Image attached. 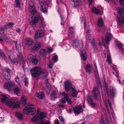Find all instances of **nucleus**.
<instances>
[{"label":"nucleus","instance_id":"obj_20","mask_svg":"<svg viewBox=\"0 0 124 124\" xmlns=\"http://www.w3.org/2000/svg\"><path fill=\"white\" fill-rule=\"evenodd\" d=\"M86 100L89 104L93 107H95L96 104L93 102L92 98L90 96L88 95L86 97Z\"/></svg>","mask_w":124,"mask_h":124},{"label":"nucleus","instance_id":"obj_35","mask_svg":"<svg viewBox=\"0 0 124 124\" xmlns=\"http://www.w3.org/2000/svg\"><path fill=\"white\" fill-rule=\"evenodd\" d=\"M92 11L94 13L96 14H100V10L97 9L95 7H93L92 9Z\"/></svg>","mask_w":124,"mask_h":124},{"label":"nucleus","instance_id":"obj_41","mask_svg":"<svg viewBox=\"0 0 124 124\" xmlns=\"http://www.w3.org/2000/svg\"><path fill=\"white\" fill-rule=\"evenodd\" d=\"M53 50V49L49 46L47 47V53L49 54L52 53Z\"/></svg>","mask_w":124,"mask_h":124},{"label":"nucleus","instance_id":"obj_40","mask_svg":"<svg viewBox=\"0 0 124 124\" xmlns=\"http://www.w3.org/2000/svg\"><path fill=\"white\" fill-rule=\"evenodd\" d=\"M14 24L12 23H8L7 25L5 26V28H8L13 27Z\"/></svg>","mask_w":124,"mask_h":124},{"label":"nucleus","instance_id":"obj_51","mask_svg":"<svg viewBox=\"0 0 124 124\" xmlns=\"http://www.w3.org/2000/svg\"><path fill=\"white\" fill-rule=\"evenodd\" d=\"M24 82L25 85L26 86H27L28 85V82L27 79L26 78H25Z\"/></svg>","mask_w":124,"mask_h":124},{"label":"nucleus","instance_id":"obj_50","mask_svg":"<svg viewBox=\"0 0 124 124\" xmlns=\"http://www.w3.org/2000/svg\"><path fill=\"white\" fill-rule=\"evenodd\" d=\"M119 3L121 6L124 7V0H119Z\"/></svg>","mask_w":124,"mask_h":124},{"label":"nucleus","instance_id":"obj_28","mask_svg":"<svg viewBox=\"0 0 124 124\" xmlns=\"http://www.w3.org/2000/svg\"><path fill=\"white\" fill-rule=\"evenodd\" d=\"M117 17L119 25H121L123 23H124V16L118 15Z\"/></svg>","mask_w":124,"mask_h":124},{"label":"nucleus","instance_id":"obj_39","mask_svg":"<svg viewBox=\"0 0 124 124\" xmlns=\"http://www.w3.org/2000/svg\"><path fill=\"white\" fill-rule=\"evenodd\" d=\"M20 0H16L15 1L14 6L16 7H19L20 6Z\"/></svg>","mask_w":124,"mask_h":124},{"label":"nucleus","instance_id":"obj_13","mask_svg":"<svg viewBox=\"0 0 124 124\" xmlns=\"http://www.w3.org/2000/svg\"><path fill=\"white\" fill-rule=\"evenodd\" d=\"M99 93L98 88L96 87H94L92 93L93 95V98L96 101L98 100V94Z\"/></svg>","mask_w":124,"mask_h":124},{"label":"nucleus","instance_id":"obj_55","mask_svg":"<svg viewBox=\"0 0 124 124\" xmlns=\"http://www.w3.org/2000/svg\"><path fill=\"white\" fill-rule=\"evenodd\" d=\"M119 51L122 53H124V49L122 47L119 48Z\"/></svg>","mask_w":124,"mask_h":124},{"label":"nucleus","instance_id":"obj_52","mask_svg":"<svg viewBox=\"0 0 124 124\" xmlns=\"http://www.w3.org/2000/svg\"><path fill=\"white\" fill-rule=\"evenodd\" d=\"M97 83L98 84V86H101V81H100V80H96Z\"/></svg>","mask_w":124,"mask_h":124},{"label":"nucleus","instance_id":"obj_64","mask_svg":"<svg viewBox=\"0 0 124 124\" xmlns=\"http://www.w3.org/2000/svg\"><path fill=\"white\" fill-rule=\"evenodd\" d=\"M60 16L61 18V20L62 21V22H63L64 21V19L63 18H62V16L61 15V14H60Z\"/></svg>","mask_w":124,"mask_h":124},{"label":"nucleus","instance_id":"obj_16","mask_svg":"<svg viewBox=\"0 0 124 124\" xmlns=\"http://www.w3.org/2000/svg\"><path fill=\"white\" fill-rule=\"evenodd\" d=\"M6 71H4L3 72V74L5 79L7 80L10 79V73L11 72L10 70L8 67L6 68Z\"/></svg>","mask_w":124,"mask_h":124},{"label":"nucleus","instance_id":"obj_14","mask_svg":"<svg viewBox=\"0 0 124 124\" xmlns=\"http://www.w3.org/2000/svg\"><path fill=\"white\" fill-rule=\"evenodd\" d=\"M45 33L43 31L38 30L35 32L34 38L35 39H37L43 37Z\"/></svg>","mask_w":124,"mask_h":124},{"label":"nucleus","instance_id":"obj_22","mask_svg":"<svg viewBox=\"0 0 124 124\" xmlns=\"http://www.w3.org/2000/svg\"><path fill=\"white\" fill-rule=\"evenodd\" d=\"M63 95L64 96V98L65 99L68 103L70 105L72 104V102L71 99H69L68 95L67 94L65 93L64 92L62 93Z\"/></svg>","mask_w":124,"mask_h":124},{"label":"nucleus","instance_id":"obj_38","mask_svg":"<svg viewBox=\"0 0 124 124\" xmlns=\"http://www.w3.org/2000/svg\"><path fill=\"white\" fill-rule=\"evenodd\" d=\"M46 70L45 69L43 70H41V73L42 74H44L45 75L42 76V78H46Z\"/></svg>","mask_w":124,"mask_h":124},{"label":"nucleus","instance_id":"obj_2","mask_svg":"<svg viewBox=\"0 0 124 124\" xmlns=\"http://www.w3.org/2000/svg\"><path fill=\"white\" fill-rule=\"evenodd\" d=\"M46 116V114L40 112L38 109L36 115L32 118L31 120L33 122L38 121V124H46V121L44 119Z\"/></svg>","mask_w":124,"mask_h":124},{"label":"nucleus","instance_id":"obj_54","mask_svg":"<svg viewBox=\"0 0 124 124\" xmlns=\"http://www.w3.org/2000/svg\"><path fill=\"white\" fill-rule=\"evenodd\" d=\"M58 118L60 119V120L61 122H64V119L62 116H59Z\"/></svg>","mask_w":124,"mask_h":124},{"label":"nucleus","instance_id":"obj_12","mask_svg":"<svg viewBox=\"0 0 124 124\" xmlns=\"http://www.w3.org/2000/svg\"><path fill=\"white\" fill-rule=\"evenodd\" d=\"M29 8L30 12L32 14H34L37 13L36 10L35 9L34 5L31 1L29 2Z\"/></svg>","mask_w":124,"mask_h":124},{"label":"nucleus","instance_id":"obj_24","mask_svg":"<svg viewBox=\"0 0 124 124\" xmlns=\"http://www.w3.org/2000/svg\"><path fill=\"white\" fill-rule=\"evenodd\" d=\"M25 43L27 45L30 46L33 45L34 42L32 40L31 38H27L25 39Z\"/></svg>","mask_w":124,"mask_h":124},{"label":"nucleus","instance_id":"obj_49","mask_svg":"<svg viewBox=\"0 0 124 124\" xmlns=\"http://www.w3.org/2000/svg\"><path fill=\"white\" fill-rule=\"evenodd\" d=\"M5 27V26H4L0 28V30L1 31V32H2V33H1V34H2V33H3L5 31V29H7V28H6Z\"/></svg>","mask_w":124,"mask_h":124},{"label":"nucleus","instance_id":"obj_7","mask_svg":"<svg viewBox=\"0 0 124 124\" xmlns=\"http://www.w3.org/2000/svg\"><path fill=\"white\" fill-rule=\"evenodd\" d=\"M104 89L106 91V94L108 97L111 96L113 97L115 94V90L112 87H110L109 89L107 83L105 82L104 85Z\"/></svg>","mask_w":124,"mask_h":124},{"label":"nucleus","instance_id":"obj_44","mask_svg":"<svg viewBox=\"0 0 124 124\" xmlns=\"http://www.w3.org/2000/svg\"><path fill=\"white\" fill-rule=\"evenodd\" d=\"M117 13L122 15L124 14V9L122 8H119L117 10Z\"/></svg>","mask_w":124,"mask_h":124},{"label":"nucleus","instance_id":"obj_11","mask_svg":"<svg viewBox=\"0 0 124 124\" xmlns=\"http://www.w3.org/2000/svg\"><path fill=\"white\" fill-rule=\"evenodd\" d=\"M28 60L31 62L32 64L35 65L38 63V60L37 59L35 56L32 54H30L28 57Z\"/></svg>","mask_w":124,"mask_h":124},{"label":"nucleus","instance_id":"obj_6","mask_svg":"<svg viewBox=\"0 0 124 124\" xmlns=\"http://www.w3.org/2000/svg\"><path fill=\"white\" fill-rule=\"evenodd\" d=\"M15 43L16 44V50L19 53V54H18V57L19 58L22 60L23 68V69L24 70L26 69V68L25 67L26 61L25 59L23 57L22 55L21 54V44L19 43L18 45H17V41H15Z\"/></svg>","mask_w":124,"mask_h":124},{"label":"nucleus","instance_id":"obj_1","mask_svg":"<svg viewBox=\"0 0 124 124\" xmlns=\"http://www.w3.org/2000/svg\"><path fill=\"white\" fill-rule=\"evenodd\" d=\"M1 102L5 103L6 105L13 108H17L20 107V102L19 101H16V98L13 97L8 99L6 95H1Z\"/></svg>","mask_w":124,"mask_h":124},{"label":"nucleus","instance_id":"obj_61","mask_svg":"<svg viewBox=\"0 0 124 124\" xmlns=\"http://www.w3.org/2000/svg\"><path fill=\"white\" fill-rule=\"evenodd\" d=\"M55 123L57 124H59V122L58 120H56L55 121Z\"/></svg>","mask_w":124,"mask_h":124},{"label":"nucleus","instance_id":"obj_37","mask_svg":"<svg viewBox=\"0 0 124 124\" xmlns=\"http://www.w3.org/2000/svg\"><path fill=\"white\" fill-rule=\"evenodd\" d=\"M40 99H43L44 96V93L42 92L37 93L36 95Z\"/></svg>","mask_w":124,"mask_h":124},{"label":"nucleus","instance_id":"obj_3","mask_svg":"<svg viewBox=\"0 0 124 124\" xmlns=\"http://www.w3.org/2000/svg\"><path fill=\"white\" fill-rule=\"evenodd\" d=\"M5 85L7 89L9 91L12 90L15 94L19 95L20 93L21 89L18 87H16L15 84L13 82L9 81L8 83H6Z\"/></svg>","mask_w":124,"mask_h":124},{"label":"nucleus","instance_id":"obj_53","mask_svg":"<svg viewBox=\"0 0 124 124\" xmlns=\"http://www.w3.org/2000/svg\"><path fill=\"white\" fill-rule=\"evenodd\" d=\"M96 72L95 71H94V74L95 75V78L96 79V80H100V78L99 77V76H97L96 74Z\"/></svg>","mask_w":124,"mask_h":124},{"label":"nucleus","instance_id":"obj_26","mask_svg":"<svg viewBox=\"0 0 124 124\" xmlns=\"http://www.w3.org/2000/svg\"><path fill=\"white\" fill-rule=\"evenodd\" d=\"M72 93H71V96L74 98H76L78 96V92L76 90L74 87L72 88L71 90Z\"/></svg>","mask_w":124,"mask_h":124},{"label":"nucleus","instance_id":"obj_34","mask_svg":"<svg viewBox=\"0 0 124 124\" xmlns=\"http://www.w3.org/2000/svg\"><path fill=\"white\" fill-rule=\"evenodd\" d=\"M40 55L42 56H45L46 54V50L44 49H41L40 50Z\"/></svg>","mask_w":124,"mask_h":124},{"label":"nucleus","instance_id":"obj_25","mask_svg":"<svg viewBox=\"0 0 124 124\" xmlns=\"http://www.w3.org/2000/svg\"><path fill=\"white\" fill-rule=\"evenodd\" d=\"M104 24L103 19L101 16H99L97 19V25L98 27H102Z\"/></svg>","mask_w":124,"mask_h":124},{"label":"nucleus","instance_id":"obj_46","mask_svg":"<svg viewBox=\"0 0 124 124\" xmlns=\"http://www.w3.org/2000/svg\"><path fill=\"white\" fill-rule=\"evenodd\" d=\"M3 58L5 60L6 58V57L3 52L1 51L0 50V58L1 57Z\"/></svg>","mask_w":124,"mask_h":124},{"label":"nucleus","instance_id":"obj_57","mask_svg":"<svg viewBox=\"0 0 124 124\" xmlns=\"http://www.w3.org/2000/svg\"><path fill=\"white\" fill-rule=\"evenodd\" d=\"M58 106L59 107L62 108H64L65 107V106L63 104H59Z\"/></svg>","mask_w":124,"mask_h":124},{"label":"nucleus","instance_id":"obj_42","mask_svg":"<svg viewBox=\"0 0 124 124\" xmlns=\"http://www.w3.org/2000/svg\"><path fill=\"white\" fill-rule=\"evenodd\" d=\"M48 81V79H47V92L49 93V92L51 90V85L50 84L47 82Z\"/></svg>","mask_w":124,"mask_h":124},{"label":"nucleus","instance_id":"obj_8","mask_svg":"<svg viewBox=\"0 0 124 124\" xmlns=\"http://www.w3.org/2000/svg\"><path fill=\"white\" fill-rule=\"evenodd\" d=\"M41 69L40 67L35 66L31 70V74L33 77H36L41 74Z\"/></svg>","mask_w":124,"mask_h":124},{"label":"nucleus","instance_id":"obj_60","mask_svg":"<svg viewBox=\"0 0 124 124\" xmlns=\"http://www.w3.org/2000/svg\"><path fill=\"white\" fill-rule=\"evenodd\" d=\"M94 67L95 68V69L97 71V72L98 70H97V66H96V63H94Z\"/></svg>","mask_w":124,"mask_h":124},{"label":"nucleus","instance_id":"obj_63","mask_svg":"<svg viewBox=\"0 0 124 124\" xmlns=\"http://www.w3.org/2000/svg\"><path fill=\"white\" fill-rule=\"evenodd\" d=\"M15 80H16V81L17 82V83L18 84V85H20V84L19 83H18V78H15Z\"/></svg>","mask_w":124,"mask_h":124},{"label":"nucleus","instance_id":"obj_10","mask_svg":"<svg viewBox=\"0 0 124 124\" xmlns=\"http://www.w3.org/2000/svg\"><path fill=\"white\" fill-rule=\"evenodd\" d=\"M74 87H73L72 83L69 80H67L65 82L64 87L65 91L67 92L71 90L72 88Z\"/></svg>","mask_w":124,"mask_h":124},{"label":"nucleus","instance_id":"obj_33","mask_svg":"<svg viewBox=\"0 0 124 124\" xmlns=\"http://www.w3.org/2000/svg\"><path fill=\"white\" fill-rule=\"evenodd\" d=\"M16 117L20 120L22 119L23 118V114L21 112H17L16 113Z\"/></svg>","mask_w":124,"mask_h":124},{"label":"nucleus","instance_id":"obj_58","mask_svg":"<svg viewBox=\"0 0 124 124\" xmlns=\"http://www.w3.org/2000/svg\"><path fill=\"white\" fill-rule=\"evenodd\" d=\"M60 101L62 103L65 104L66 102L65 101L62 100H61Z\"/></svg>","mask_w":124,"mask_h":124},{"label":"nucleus","instance_id":"obj_27","mask_svg":"<svg viewBox=\"0 0 124 124\" xmlns=\"http://www.w3.org/2000/svg\"><path fill=\"white\" fill-rule=\"evenodd\" d=\"M80 56L81 59L85 61L86 60L88 55L86 52L85 50H84L82 51Z\"/></svg>","mask_w":124,"mask_h":124},{"label":"nucleus","instance_id":"obj_36","mask_svg":"<svg viewBox=\"0 0 124 124\" xmlns=\"http://www.w3.org/2000/svg\"><path fill=\"white\" fill-rule=\"evenodd\" d=\"M92 45L93 46V50L95 52H96L97 51L98 48L95 41L94 40L92 41Z\"/></svg>","mask_w":124,"mask_h":124},{"label":"nucleus","instance_id":"obj_48","mask_svg":"<svg viewBox=\"0 0 124 124\" xmlns=\"http://www.w3.org/2000/svg\"><path fill=\"white\" fill-rule=\"evenodd\" d=\"M52 60L55 62H57L58 60V56L57 55H55L53 57Z\"/></svg>","mask_w":124,"mask_h":124},{"label":"nucleus","instance_id":"obj_4","mask_svg":"<svg viewBox=\"0 0 124 124\" xmlns=\"http://www.w3.org/2000/svg\"><path fill=\"white\" fill-rule=\"evenodd\" d=\"M39 19H40L41 21H42V26L43 27H45V25L44 24V22L43 21L44 19L41 15H38L36 16H33L31 18H30L29 19V20L30 24L32 26L34 27L36 26V23L38 21Z\"/></svg>","mask_w":124,"mask_h":124},{"label":"nucleus","instance_id":"obj_43","mask_svg":"<svg viewBox=\"0 0 124 124\" xmlns=\"http://www.w3.org/2000/svg\"><path fill=\"white\" fill-rule=\"evenodd\" d=\"M107 58V61L108 62V63L109 64H111V60L109 54L108 55Z\"/></svg>","mask_w":124,"mask_h":124},{"label":"nucleus","instance_id":"obj_62","mask_svg":"<svg viewBox=\"0 0 124 124\" xmlns=\"http://www.w3.org/2000/svg\"><path fill=\"white\" fill-rule=\"evenodd\" d=\"M90 29L88 28L87 31V34L88 35H89V33L90 32Z\"/></svg>","mask_w":124,"mask_h":124},{"label":"nucleus","instance_id":"obj_56","mask_svg":"<svg viewBox=\"0 0 124 124\" xmlns=\"http://www.w3.org/2000/svg\"><path fill=\"white\" fill-rule=\"evenodd\" d=\"M100 124H106L105 122H104L103 120L101 119L100 122Z\"/></svg>","mask_w":124,"mask_h":124},{"label":"nucleus","instance_id":"obj_32","mask_svg":"<svg viewBox=\"0 0 124 124\" xmlns=\"http://www.w3.org/2000/svg\"><path fill=\"white\" fill-rule=\"evenodd\" d=\"M51 95V100H55L57 97L56 91L55 90H53Z\"/></svg>","mask_w":124,"mask_h":124},{"label":"nucleus","instance_id":"obj_30","mask_svg":"<svg viewBox=\"0 0 124 124\" xmlns=\"http://www.w3.org/2000/svg\"><path fill=\"white\" fill-rule=\"evenodd\" d=\"M73 2V6L74 7H78L81 4L80 0H71Z\"/></svg>","mask_w":124,"mask_h":124},{"label":"nucleus","instance_id":"obj_21","mask_svg":"<svg viewBox=\"0 0 124 124\" xmlns=\"http://www.w3.org/2000/svg\"><path fill=\"white\" fill-rule=\"evenodd\" d=\"M41 45L39 42L36 43L35 45L31 48V50L32 52H35L38 50L41 47Z\"/></svg>","mask_w":124,"mask_h":124},{"label":"nucleus","instance_id":"obj_5","mask_svg":"<svg viewBox=\"0 0 124 124\" xmlns=\"http://www.w3.org/2000/svg\"><path fill=\"white\" fill-rule=\"evenodd\" d=\"M23 112L27 115L34 114L36 112L35 108L32 105H28L25 107L23 110Z\"/></svg>","mask_w":124,"mask_h":124},{"label":"nucleus","instance_id":"obj_31","mask_svg":"<svg viewBox=\"0 0 124 124\" xmlns=\"http://www.w3.org/2000/svg\"><path fill=\"white\" fill-rule=\"evenodd\" d=\"M27 98L26 96L23 95L21 97V101L23 105H25L27 104Z\"/></svg>","mask_w":124,"mask_h":124},{"label":"nucleus","instance_id":"obj_47","mask_svg":"<svg viewBox=\"0 0 124 124\" xmlns=\"http://www.w3.org/2000/svg\"><path fill=\"white\" fill-rule=\"evenodd\" d=\"M54 65V63L50 61L49 62V64L48 66L50 69H52L53 67V66Z\"/></svg>","mask_w":124,"mask_h":124},{"label":"nucleus","instance_id":"obj_9","mask_svg":"<svg viewBox=\"0 0 124 124\" xmlns=\"http://www.w3.org/2000/svg\"><path fill=\"white\" fill-rule=\"evenodd\" d=\"M72 45L75 48H77L79 49H80L83 46V42L81 40L78 41L77 39L73 40Z\"/></svg>","mask_w":124,"mask_h":124},{"label":"nucleus","instance_id":"obj_19","mask_svg":"<svg viewBox=\"0 0 124 124\" xmlns=\"http://www.w3.org/2000/svg\"><path fill=\"white\" fill-rule=\"evenodd\" d=\"M8 54V58L9 59L10 61L12 63H14V56L13 52L12 51L10 50L9 51Z\"/></svg>","mask_w":124,"mask_h":124},{"label":"nucleus","instance_id":"obj_17","mask_svg":"<svg viewBox=\"0 0 124 124\" xmlns=\"http://www.w3.org/2000/svg\"><path fill=\"white\" fill-rule=\"evenodd\" d=\"M39 4L41 5L40 9L41 12H42L45 13H46V2H42L41 1H40Z\"/></svg>","mask_w":124,"mask_h":124},{"label":"nucleus","instance_id":"obj_23","mask_svg":"<svg viewBox=\"0 0 124 124\" xmlns=\"http://www.w3.org/2000/svg\"><path fill=\"white\" fill-rule=\"evenodd\" d=\"M111 34L109 32L107 33L106 34L105 38V40L106 43L107 44H108L110 42V40L111 39Z\"/></svg>","mask_w":124,"mask_h":124},{"label":"nucleus","instance_id":"obj_15","mask_svg":"<svg viewBox=\"0 0 124 124\" xmlns=\"http://www.w3.org/2000/svg\"><path fill=\"white\" fill-rule=\"evenodd\" d=\"M73 109L74 112L75 114L78 115L82 112L83 110V109L81 106H76L75 107H73Z\"/></svg>","mask_w":124,"mask_h":124},{"label":"nucleus","instance_id":"obj_29","mask_svg":"<svg viewBox=\"0 0 124 124\" xmlns=\"http://www.w3.org/2000/svg\"><path fill=\"white\" fill-rule=\"evenodd\" d=\"M86 72L88 73L89 74L92 72V68H91V65L90 64L86 65L85 67Z\"/></svg>","mask_w":124,"mask_h":124},{"label":"nucleus","instance_id":"obj_45","mask_svg":"<svg viewBox=\"0 0 124 124\" xmlns=\"http://www.w3.org/2000/svg\"><path fill=\"white\" fill-rule=\"evenodd\" d=\"M116 44L117 47L119 49L122 47V46H123V44L119 42V41H117L116 43Z\"/></svg>","mask_w":124,"mask_h":124},{"label":"nucleus","instance_id":"obj_18","mask_svg":"<svg viewBox=\"0 0 124 124\" xmlns=\"http://www.w3.org/2000/svg\"><path fill=\"white\" fill-rule=\"evenodd\" d=\"M75 31L73 27L69 28L68 36L70 39H71L74 38L75 35Z\"/></svg>","mask_w":124,"mask_h":124},{"label":"nucleus","instance_id":"obj_59","mask_svg":"<svg viewBox=\"0 0 124 124\" xmlns=\"http://www.w3.org/2000/svg\"><path fill=\"white\" fill-rule=\"evenodd\" d=\"M109 104L110 107L111 108V102H110L109 101L108 99L107 100Z\"/></svg>","mask_w":124,"mask_h":124}]
</instances>
